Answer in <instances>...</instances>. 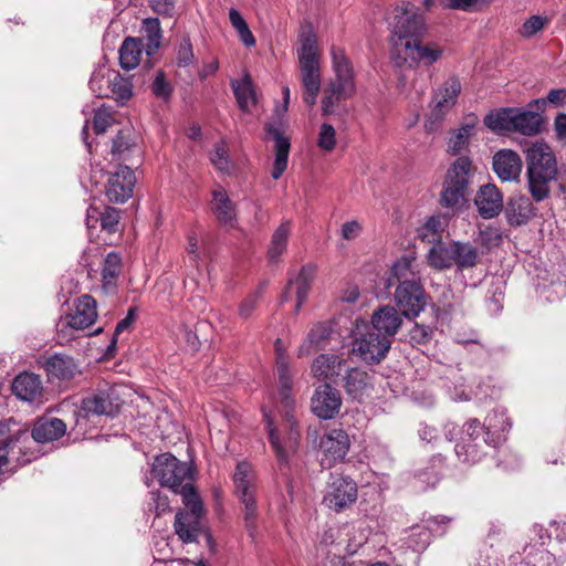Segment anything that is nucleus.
Here are the masks:
<instances>
[{"mask_svg":"<svg viewBox=\"0 0 566 566\" xmlns=\"http://www.w3.org/2000/svg\"><path fill=\"white\" fill-rule=\"evenodd\" d=\"M527 184L532 198L541 202L551 195V184L557 176V163L551 147L534 143L526 150Z\"/></svg>","mask_w":566,"mask_h":566,"instance_id":"1","label":"nucleus"},{"mask_svg":"<svg viewBox=\"0 0 566 566\" xmlns=\"http://www.w3.org/2000/svg\"><path fill=\"white\" fill-rule=\"evenodd\" d=\"M298 43L296 52L304 90L303 99L306 105L313 106L321 90V70L317 38L310 27L302 28Z\"/></svg>","mask_w":566,"mask_h":566,"instance_id":"2","label":"nucleus"},{"mask_svg":"<svg viewBox=\"0 0 566 566\" xmlns=\"http://www.w3.org/2000/svg\"><path fill=\"white\" fill-rule=\"evenodd\" d=\"M471 172L472 163L468 157H459L447 171L440 205L453 214L467 207Z\"/></svg>","mask_w":566,"mask_h":566,"instance_id":"3","label":"nucleus"},{"mask_svg":"<svg viewBox=\"0 0 566 566\" xmlns=\"http://www.w3.org/2000/svg\"><path fill=\"white\" fill-rule=\"evenodd\" d=\"M426 32L424 19L413 10V6L403 4L395 9L391 24V57L400 54L406 44H411Z\"/></svg>","mask_w":566,"mask_h":566,"instance_id":"4","label":"nucleus"},{"mask_svg":"<svg viewBox=\"0 0 566 566\" xmlns=\"http://www.w3.org/2000/svg\"><path fill=\"white\" fill-rule=\"evenodd\" d=\"M235 494L242 504L243 520L249 535L254 538L256 533L258 505L255 500L256 476L252 467L240 462L233 474Z\"/></svg>","mask_w":566,"mask_h":566,"instance_id":"5","label":"nucleus"},{"mask_svg":"<svg viewBox=\"0 0 566 566\" xmlns=\"http://www.w3.org/2000/svg\"><path fill=\"white\" fill-rule=\"evenodd\" d=\"M180 494L189 511L176 514L175 532L184 543H193L202 532L201 517L205 513L202 502L192 485H184Z\"/></svg>","mask_w":566,"mask_h":566,"instance_id":"6","label":"nucleus"},{"mask_svg":"<svg viewBox=\"0 0 566 566\" xmlns=\"http://www.w3.org/2000/svg\"><path fill=\"white\" fill-rule=\"evenodd\" d=\"M283 107L275 109V119L265 125L266 134L274 140L275 158L272 169V178L277 180L287 167L289 153H290V138L284 135L283 117L287 111L290 103V88L284 86L282 88Z\"/></svg>","mask_w":566,"mask_h":566,"instance_id":"7","label":"nucleus"},{"mask_svg":"<svg viewBox=\"0 0 566 566\" xmlns=\"http://www.w3.org/2000/svg\"><path fill=\"white\" fill-rule=\"evenodd\" d=\"M153 474L163 486H167L174 492L180 493L184 485H191L190 468L170 453H164L155 458Z\"/></svg>","mask_w":566,"mask_h":566,"instance_id":"8","label":"nucleus"},{"mask_svg":"<svg viewBox=\"0 0 566 566\" xmlns=\"http://www.w3.org/2000/svg\"><path fill=\"white\" fill-rule=\"evenodd\" d=\"M460 93L461 83L455 76L449 77L434 93L426 122V129L429 133H433L439 128L440 124L455 105Z\"/></svg>","mask_w":566,"mask_h":566,"instance_id":"9","label":"nucleus"},{"mask_svg":"<svg viewBox=\"0 0 566 566\" xmlns=\"http://www.w3.org/2000/svg\"><path fill=\"white\" fill-rule=\"evenodd\" d=\"M483 436H485V428H483L478 419L467 421L460 441L454 448L459 459L463 462L479 461L486 446L484 441H482Z\"/></svg>","mask_w":566,"mask_h":566,"instance_id":"10","label":"nucleus"},{"mask_svg":"<svg viewBox=\"0 0 566 566\" xmlns=\"http://www.w3.org/2000/svg\"><path fill=\"white\" fill-rule=\"evenodd\" d=\"M443 53V49L434 43L423 44L419 38L411 44H406L400 54L391 59L398 66L408 65L412 69L419 63L431 65L436 63Z\"/></svg>","mask_w":566,"mask_h":566,"instance_id":"11","label":"nucleus"},{"mask_svg":"<svg viewBox=\"0 0 566 566\" xmlns=\"http://www.w3.org/2000/svg\"><path fill=\"white\" fill-rule=\"evenodd\" d=\"M394 297L397 307L408 319L416 318L427 306L428 297L421 283L398 284Z\"/></svg>","mask_w":566,"mask_h":566,"instance_id":"12","label":"nucleus"},{"mask_svg":"<svg viewBox=\"0 0 566 566\" xmlns=\"http://www.w3.org/2000/svg\"><path fill=\"white\" fill-rule=\"evenodd\" d=\"M356 500V483L350 478L333 475L324 495V503L335 512H340L353 505Z\"/></svg>","mask_w":566,"mask_h":566,"instance_id":"13","label":"nucleus"},{"mask_svg":"<svg viewBox=\"0 0 566 566\" xmlns=\"http://www.w3.org/2000/svg\"><path fill=\"white\" fill-rule=\"evenodd\" d=\"M391 347V340L373 328L355 339L353 352L367 363H379Z\"/></svg>","mask_w":566,"mask_h":566,"instance_id":"14","label":"nucleus"},{"mask_svg":"<svg viewBox=\"0 0 566 566\" xmlns=\"http://www.w3.org/2000/svg\"><path fill=\"white\" fill-rule=\"evenodd\" d=\"M123 405L119 397V387L113 386L106 389H99L83 399L82 406L87 413L114 416Z\"/></svg>","mask_w":566,"mask_h":566,"instance_id":"15","label":"nucleus"},{"mask_svg":"<svg viewBox=\"0 0 566 566\" xmlns=\"http://www.w3.org/2000/svg\"><path fill=\"white\" fill-rule=\"evenodd\" d=\"M136 184L135 172L127 166H120L111 174L107 180L105 195L113 203H124L132 196Z\"/></svg>","mask_w":566,"mask_h":566,"instance_id":"16","label":"nucleus"},{"mask_svg":"<svg viewBox=\"0 0 566 566\" xmlns=\"http://www.w3.org/2000/svg\"><path fill=\"white\" fill-rule=\"evenodd\" d=\"M339 391L328 384L318 386L312 398V410L321 419L334 418L340 409Z\"/></svg>","mask_w":566,"mask_h":566,"instance_id":"17","label":"nucleus"},{"mask_svg":"<svg viewBox=\"0 0 566 566\" xmlns=\"http://www.w3.org/2000/svg\"><path fill=\"white\" fill-rule=\"evenodd\" d=\"M349 437L342 429H333L322 439L319 447L324 453L323 463L332 467L336 461L343 460L349 450Z\"/></svg>","mask_w":566,"mask_h":566,"instance_id":"18","label":"nucleus"},{"mask_svg":"<svg viewBox=\"0 0 566 566\" xmlns=\"http://www.w3.org/2000/svg\"><path fill=\"white\" fill-rule=\"evenodd\" d=\"M316 266L314 264H305L300 270L298 274L294 279H290L285 291L282 294V300L287 301L290 294L295 292L296 304L295 313H298L303 304L307 300L311 285L315 279Z\"/></svg>","mask_w":566,"mask_h":566,"instance_id":"19","label":"nucleus"},{"mask_svg":"<svg viewBox=\"0 0 566 566\" xmlns=\"http://www.w3.org/2000/svg\"><path fill=\"white\" fill-rule=\"evenodd\" d=\"M97 318L96 301L88 294L80 296L73 312L67 316L65 325L73 329H85Z\"/></svg>","mask_w":566,"mask_h":566,"instance_id":"20","label":"nucleus"},{"mask_svg":"<svg viewBox=\"0 0 566 566\" xmlns=\"http://www.w3.org/2000/svg\"><path fill=\"white\" fill-rule=\"evenodd\" d=\"M13 394L23 401L42 402L44 388L40 376L32 373H23L17 376L12 382Z\"/></svg>","mask_w":566,"mask_h":566,"instance_id":"21","label":"nucleus"},{"mask_svg":"<svg viewBox=\"0 0 566 566\" xmlns=\"http://www.w3.org/2000/svg\"><path fill=\"white\" fill-rule=\"evenodd\" d=\"M333 57V67L335 73V78H333L329 84H334L336 87L340 88L344 93L353 94L356 91L355 81H354V72L352 65L346 57L345 53L340 49L333 48L332 50Z\"/></svg>","mask_w":566,"mask_h":566,"instance_id":"22","label":"nucleus"},{"mask_svg":"<svg viewBox=\"0 0 566 566\" xmlns=\"http://www.w3.org/2000/svg\"><path fill=\"white\" fill-rule=\"evenodd\" d=\"M493 170L502 181L517 180L522 171V160L511 149L499 150L493 156Z\"/></svg>","mask_w":566,"mask_h":566,"instance_id":"23","label":"nucleus"},{"mask_svg":"<svg viewBox=\"0 0 566 566\" xmlns=\"http://www.w3.org/2000/svg\"><path fill=\"white\" fill-rule=\"evenodd\" d=\"M371 328L382 337L390 340L397 334L402 325V318L398 311L389 305L375 311L371 316Z\"/></svg>","mask_w":566,"mask_h":566,"instance_id":"24","label":"nucleus"},{"mask_svg":"<svg viewBox=\"0 0 566 566\" xmlns=\"http://www.w3.org/2000/svg\"><path fill=\"white\" fill-rule=\"evenodd\" d=\"M275 356H276V368L280 382V397L285 407H291L293 403L291 397L292 389V374L289 368V359L285 354V348L282 339L277 338L274 343Z\"/></svg>","mask_w":566,"mask_h":566,"instance_id":"25","label":"nucleus"},{"mask_svg":"<svg viewBox=\"0 0 566 566\" xmlns=\"http://www.w3.org/2000/svg\"><path fill=\"white\" fill-rule=\"evenodd\" d=\"M333 335V327L327 322H319L313 325L306 338L297 350L298 357L310 355L313 350L324 349L329 344Z\"/></svg>","mask_w":566,"mask_h":566,"instance_id":"26","label":"nucleus"},{"mask_svg":"<svg viewBox=\"0 0 566 566\" xmlns=\"http://www.w3.org/2000/svg\"><path fill=\"white\" fill-rule=\"evenodd\" d=\"M475 205L484 219H491L501 212L503 197L494 185L488 184L480 188L475 197Z\"/></svg>","mask_w":566,"mask_h":566,"instance_id":"27","label":"nucleus"},{"mask_svg":"<svg viewBox=\"0 0 566 566\" xmlns=\"http://www.w3.org/2000/svg\"><path fill=\"white\" fill-rule=\"evenodd\" d=\"M211 210L221 224L234 227L237 221L235 203L221 187L212 191Z\"/></svg>","mask_w":566,"mask_h":566,"instance_id":"28","label":"nucleus"},{"mask_svg":"<svg viewBox=\"0 0 566 566\" xmlns=\"http://www.w3.org/2000/svg\"><path fill=\"white\" fill-rule=\"evenodd\" d=\"M482 426L485 428V436L482 437V441L488 447L495 448L503 440V433L510 429L511 423L504 411L493 410L486 416Z\"/></svg>","mask_w":566,"mask_h":566,"instance_id":"29","label":"nucleus"},{"mask_svg":"<svg viewBox=\"0 0 566 566\" xmlns=\"http://www.w3.org/2000/svg\"><path fill=\"white\" fill-rule=\"evenodd\" d=\"M123 271L122 258L116 252H109L103 262L101 270L102 290L106 294H114L118 286V280Z\"/></svg>","mask_w":566,"mask_h":566,"instance_id":"30","label":"nucleus"},{"mask_svg":"<svg viewBox=\"0 0 566 566\" xmlns=\"http://www.w3.org/2000/svg\"><path fill=\"white\" fill-rule=\"evenodd\" d=\"M345 360L334 354H322L312 364V374L318 379H331L338 377L345 367Z\"/></svg>","mask_w":566,"mask_h":566,"instance_id":"31","label":"nucleus"},{"mask_svg":"<svg viewBox=\"0 0 566 566\" xmlns=\"http://www.w3.org/2000/svg\"><path fill=\"white\" fill-rule=\"evenodd\" d=\"M65 430L66 426L61 419L41 418L32 429V437L35 441L45 443L61 438Z\"/></svg>","mask_w":566,"mask_h":566,"instance_id":"32","label":"nucleus"},{"mask_svg":"<svg viewBox=\"0 0 566 566\" xmlns=\"http://www.w3.org/2000/svg\"><path fill=\"white\" fill-rule=\"evenodd\" d=\"M294 422H291L289 437L282 442L276 431L271 427V423H268L270 443L275 451L277 460L282 463L287 462L289 457L295 452L297 447L300 433L294 429Z\"/></svg>","mask_w":566,"mask_h":566,"instance_id":"33","label":"nucleus"},{"mask_svg":"<svg viewBox=\"0 0 566 566\" xmlns=\"http://www.w3.org/2000/svg\"><path fill=\"white\" fill-rule=\"evenodd\" d=\"M506 216L510 224H524L534 216L533 203L525 196L513 197L507 202Z\"/></svg>","mask_w":566,"mask_h":566,"instance_id":"34","label":"nucleus"},{"mask_svg":"<svg viewBox=\"0 0 566 566\" xmlns=\"http://www.w3.org/2000/svg\"><path fill=\"white\" fill-rule=\"evenodd\" d=\"M453 259L459 271L473 269L479 264L480 252L470 242L453 241Z\"/></svg>","mask_w":566,"mask_h":566,"instance_id":"35","label":"nucleus"},{"mask_svg":"<svg viewBox=\"0 0 566 566\" xmlns=\"http://www.w3.org/2000/svg\"><path fill=\"white\" fill-rule=\"evenodd\" d=\"M292 231V221L284 220L273 232L268 248L270 262L275 263L284 254Z\"/></svg>","mask_w":566,"mask_h":566,"instance_id":"36","label":"nucleus"},{"mask_svg":"<svg viewBox=\"0 0 566 566\" xmlns=\"http://www.w3.org/2000/svg\"><path fill=\"white\" fill-rule=\"evenodd\" d=\"M417 261L415 258L402 256L391 269V280H396L398 284H416L420 283V273L417 269Z\"/></svg>","mask_w":566,"mask_h":566,"instance_id":"37","label":"nucleus"},{"mask_svg":"<svg viewBox=\"0 0 566 566\" xmlns=\"http://www.w3.org/2000/svg\"><path fill=\"white\" fill-rule=\"evenodd\" d=\"M542 117L533 111L516 108L513 120V132L525 136H533L539 133Z\"/></svg>","mask_w":566,"mask_h":566,"instance_id":"38","label":"nucleus"},{"mask_svg":"<svg viewBox=\"0 0 566 566\" xmlns=\"http://www.w3.org/2000/svg\"><path fill=\"white\" fill-rule=\"evenodd\" d=\"M516 107H504L490 112L484 117V125L494 133L513 132Z\"/></svg>","mask_w":566,"mask_h":566,"instance_id":"39","label":"nucleus"},{"mask_svg":"<svg viewBox=\"0 0 566 566\" xmlns=\"http://www.w3.org/2000/svg\"><path fill=\"white\" fill-rule=\"evenodd\" d=\"M428 262L438 270L450 269L454 266L453 241L448 243L437 242L427 254Z\"/></svg>","mask_w":566,"mask_h":566,"instance_id":"40","label":"nucleus"},{"mask_svg":"<svg viewBox=\"0 0 566 566\" xmlns=\"http://www.w3.org/2000/svg\"><path fill=\"white\" fill-rule=\"evenodd\" d=\"M45 369L49 377L70 379L75 375L76 366L71 357L54 355L48 359Z\"/></svg>","mask_w":566,"mask_h":566,"instance_id":"41","label":"nucleus"},{"mask_svg":"<svg viewBox=\"0 0 566 566\" xmlns=\"http://www.w3.org/2000/svg\"><path fill=\"white\" fill-rule=\"evenodd\" d=\"M144 45L140 40L127 38L119 49V63L125 70L135 69L140 61Z\"/></svg>","mask_w":566,"mask_h":566,"instance_id":"42","label":"nucleus"},{"mask_svg":"<svg viewBox=\"0 0 566 566\" xmlns=\"http://www.w3.org/2000/svg\"><path fill=\"white\" fill-rule=\"evenodd\" d=\"M371 386L370 376L365 370L352 368L345 377V389L353 398H359Z\"/></svg>","mask_w":566,"mask_h":566,"instance_id":"43","label":"nucleus"},{"mask_svg":"<svg viewBox=\"0 0 566 566\" xmlns=\"http://www.w3.org/2000/svg\"><path fill=\"white\" fill-rule=\"evenodd\" d=\"M475 125L476 118H472L461 125V127L450 137L448 143V151H450L452 155H457L464 150L474 134Z\"/></svg>","mask_w":566,"mask_h":566,"instance_id":"44","label":"nucleus"},{"mask_svg":"<svg viewBox=\"0 0 566 566\" xmlns=\"http://www.w3.org/2000/svg\"><path fill=\"white\" fill-rule=\"evenodd\" d=\"M114 70H108L105 67H99L95 70L90 78L88 85L91 91L97 96L102 98L109 97L112 92L111 85L113 82V76L111 73H115Z\"/></svg>","mask_w":566,"mask_h":566,"instance_id":"45","label":"nucleus"},{"mask_svg":"<svg viewBox=\"0 0 566 566\" xmlns=\"http://www.w3.org/2000/svg\"><path fill=\"white\" fill-rule=\"evenodd\" d=\"M353 96V94L344 93L340 88L334 84H329L324 90V96L322 99V112L323 115L334 114L336 106L342 99H346Z\"/></svg>","mask_w":566,"mask_h":566,"instance_id":"46","label":"nucleus"},{"mask_svg":"<svg viewBox=\"0 0 566 566\" xmlns=\"http://www.w3.org/2000/svg\"><path fill=\"white\" fill-rule=\"evenodd\" d=\"M111 75L113 76V82L109 88L112 92L108 98H114L115 101L124 104L133 95L132 83L117 71L115 73H111Z\"/></svg>","mask_w":566,"mask_h":566,"instance_id":"47","label":"nucleus"},{"mask_svg":"<svg viewBox=\"0 0 566 566\" xmlns=\"http://www.w3.org/2000/svg\"><path fill=\"white\" fill-rule=\"evenodd\" d=\"M443 228L444 219L441 216H433L418 230V237L423 241L438 242Z\"/></svg>","mask_w":566,"mask_h":566,"instance_id":"48","label":"nucleus"},{"mask_svg":"<svg viewBox=\"0 0 566 566\" xmlns=\"http://www.w3.org/2000/svg\"><path fill=\"white\" fill-rule=\"evenodd\" d=\"M229 20H230L232 27L237 30L241 41L247 46H253L255 44V39H254L252 32L250 31L245 20L240 14V12L233 8L230 9Z\"/></svg>","mask_w":566,"mask_h":566,"instance_id":"49","label":"nucleus"},{"mask_svg":"<svg viewBox=\"0 0 566 566\" xmlns=\"http://www.w3.org/2000/svg\"><path fill=\"white\" fill-rule=\"evenodd\" d=\"M232 87H233L238 104L242 111H247L249 108L250 103L254 104V102H255L254 93H253L251 82L248 77H245L241 82H237V83L233 82Z\"/></svg>","mask_w":566,"mask_h":566,"instance_id":"50","label":"nucleus"},{"mask_svg":"<svg viewBox=\"0 0 566 566\" xmlns=\"http://www.w3.org/2000/svg\"><path fill=\"white\" fill-rule=\"evenodd\" d=\"M317 146L325 151H332L335 148L336 130L331 124H322L318 133Z\"/></svg>","mask_w":566,"mask_h":566,"instance_id":"51","label":"nucleus"},{"mask_svg":"<svg viewBox=\"0 0 566 566\" xmlns=\"http://www.w3.org/2000/svg\"><path fill=\"white\" fill-rule=\"evenodd\" d=\"M176 61L179 67H187L193 63L195 54L189 38H184L180 41L176 52Z\"/></svg>","mask_w":566,"mask_h":566,"instance_id":"52","label":"nucleus"},{"mask_svg":"<svg viewBox=\"0 0 566 566\" xmlns=\"http://www.w3.org/2000/svg\"><path fill=\"white\" fill-rule=\"evenodd\" d=\"M548 23V19L542 15H532L520 28L518 33L523 38H531L542 31Z\"/></svg>","mask_w":566,"mask_h":566,"instance_id":"53","label":"nucleus"},{"mask_svg":"<svg viewBox=\"0 0 566 566\" xmlns=\"http://www.w3.org/2000/svg\"><path fill=\"white\" fill-rule=\"evenodd\" d=\"M210 160L218 170L224 172L229 171L230 165L228 157V148L223 142L216 144Z\"/></svg>","mask_w":566,"mask_h":566,"instance_id":"54","label":"nucleus"},{"mask_svg":"<svg viewBox=\"0 0 566 566\" xmlns=\"http://www.w3.org/2000/svg\"><path fill=\"white\" fill-rule=\"evenodd\" d=\"M119 210L113 207H106L101 214V227L103 230L115 233L118 229Z\"/></svg>","mask_w":566,"mask_h":566,"instance_id":"55","label":"nucleus"},{"mask_svg":"<svg viewBox=\"0 0 566 566\" xmlns=\"http://www.w3.org/2000/svg\"><path fill=\"white\" fill-rule=\"evenodd\" d=\"M151 92L158 98L168 99L171 95L172 87L166 80L164 72L159 71L151 84Z\"/></svg>","mask_w":566,"mask_h":566,"instance_id":"56","label":"nucleus"},{"mask_svg":"<svg viewBox=\"0 0 566 566\" xmlns=\"http://www.w3.org/2000/svg\"><path fill=\"white\" fill-rule=\"evenodd\" d=\"M114 123L112 113L104 107L96 111L93 118V127L96 134H103Z\"/></svg>","mask_w":566,"mask_h":566,"instance_id":"57","label":"nucleus"},{"mask_svg":"<svg viewBox=\"0 0 566 566\" xmlns=\"http://www.w3.org/2000/svg\"><path fill=\"white\" fill-rule=\"evenodd\" d=\"M261 296V289L249 294L239 305V316L248 319L258 306Z\"/></svg>","mask_w":566,"mask_h":566,"instance_id":"58","label":"nucleus"},{"mask_svg":"<svg viewBox=\"0 0 566 566\" xmlns=\"http://www.w3.org/2000/svg\"><path fill=\"white\" fill-rule=\"evenodd\" d=\"M433 331L431 327L420 324H415L410 331V340L418 345L427 344L432 337Z\"/></svg>","mask_w":566,"mask_h":566,"instance_id":"59","label":"nucleus"},{"mask_svg":"<svg viewBox=\"0 0 566 566\" xmlns=\"http://www.w3.org/2000/svg\"><path fill=\"white\" fill-rule=\"evenodd\" d=\"M150 496L151 502L149 503V507L155 511L157 516L169 511V500L167 495L154 491L150 493Z\"/></svg>","mask_w":566,"mask_h":566,"instance_id":"60","label":"nucleus"},{"mask_svg":"<svg viewBox=\"0 0 566 566\" xmlns=\"http://www.w3.org/2000/svg\"><path fill=\"white\" fill-rule=\"evenodd\" d=\"M148 2L158 14L171 17L175 12V0H148Z\"/></svg>","mask_w":566,"mask_h":566,"instance_id":"61","label":"nucleus"},{"mask_svg":"<svg viewBox=\"0 0 566 566\" xmlns=\"http://www.w3.org/2000/svg\"><path fill=\"white\" fill-rule=\"evenodd\" d=\"M130 148V143L124 130H120L116 138L113 142L112 154L114 156H118V158H124L123 155Z\"/></svg>","mask_w":566,"mask_h":566,"instance_id":"62","label":"nucleus"},{"mask_svg":"<svg viewBox=\"0 0 566 566\" xmlns=\"http://www.w3.org/2000/svg\"><path fill=\"white\" fill-rule=\"evenodd\" d=\"M361 224L356 221H348L342 226V238L345 240H354L361 233Z\"/></svg>","mask_w":566,"mask_h":566,"instance_id":"63","label":"nucleus"},{"mask_svg":"<svg viewBox=\"0 0 566 566\" xmlns=\"http://www.w3.org/2000/svg\"><path fill=\"white\" fill-rule=\"evenodd\" d=\"M134 319H135V308H129L126 317L117 323L115 332H114V337L112 339V344L108 346V349H111L115 346L116 336L119 335L125 329H127L130 326V324L134 322Z\"/></svg>","mask_w":566,"mask_h":566,"instance_id":"64","label":"nucleus"}]
</instances>
